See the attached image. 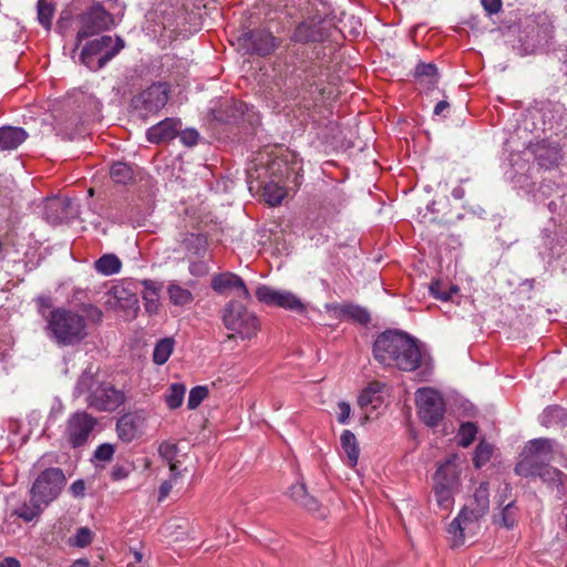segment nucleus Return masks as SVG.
Listing matches in <instances>:
<instances>
[{
    "label": "nucleus",
    "instance_id": "f257e3e1",
    "mask_svg": "<svg viewBox=\"0 0 567 567\" xmlns=\"http://www.w3.org/2000/svg\"><path fill=\"white\" fill-rule=\"evenodd\" d=\"M373 354L383 365L403 371L421 368V380L426 381L432 373V360L417 341L400 331L381 333L373 344Z\"/></svg>",
    "mask_w": 567,
    "mask_h": 567
},
{
    "label": "nucleus",
    "instance_id": "f03ea898",
    "mask_svg": "<svg viewBox=\"0 0 567 567\" xmlns=\"http://www.w3.org/2000/svg\"><path fill=\"white\" fill-rule=\"evenodd\" d=\"M102 316V311L91 303H83L79 311L55 308L45 318V331L60 347L75 346L87 337L89 324L100 323Z\"/></svg>",
    "mask_w": 567,
    "mask_h": 567
},
{
    "label": "nucleus",
    "instance_id": "7ed1b4c3",
    "mask_svg": "<svg viewBox=\"0 0 567 567\" xmlns=\"http://www.w3.org/2000/svg\"><path fill=\"white\" fill-rule=\"evenodd\" d=\"M489 509V489L487 483H481L473 497L462 507L447 528L449 539L453 547L462 546L467 536H472L480 527V520Z\"/></svg>",
    "mask_w": 567,
    "mask_h": 567
},
{
    "label": "nucleus",
    "instance_id": "20e7f679",
    "mask_svg": "<svg viewBox=\"0 0 567 567\" xmlns=\"http://www.w3.org/2000/svg\"><path fill=\"white\" fill-rule=\"evenodd\" d=\"M76 395L86 394L89 406L104 412H112L125 401L123 391L117 390L109 382H102L95 377L91 368L84 370L74 389Z\"/></svg>",
    "mask_w": 567,
    "mask_h": 567
},
{
    "label": "nucleus",
    "instance_id": "39448f33",
    "mask_svg": "<svg viewBox=\"0 0 567 567\" xmlns=\"http://www.w3.org/2000/svg\"><path fill=\"white\" fill-rule=\"evenodd\" d=\"M123 48L124 42L121 38H116L114 41L110 35H102L83 47L80 61L87 69L97 71L104 68Z\"/></svg>",
    "mask_w": 567,
    "mask_h": 567
},
{
    "label": "nucleus",
    "instance_id": "423d86ee",
    "mask_svg": "<svg viewBox=\"0 0 567 567\" xmlns=\"http://www.w3.org/2000/svg\"><path fill=\"white\" fill-rule=\"evenodd\" d=\"M554 441L549 439L530 440L524 447L520 460L515 466L516 474L533 476L537 467L548 463L553 458Z\"/></svg>",
    "mask_w": 567,
    "mask_h": 567
},
{
    "label": "nucleus",
    "instance_id": "0eeeda50",
    "mask_svg": "<svg viewBox=\"0 0 567 567\" xmlns=\"http://www.w3.org/2000/svg\"><path fill=\"white\" fill-rule=\"evenodd\" d=\"M225 327L241 339H250L259 330L257 317L238 301L228 302L223 311Z\"/></svg>",
    "mask_w": 567,
    "mask_h": 567
},
{
    "label": "nucleus",
    "instance_id": "6e6552de",
    "mask_svg": "<svg viewBox=\"0 0 567 567\" xmlns=\"http://www.w3.org/2000/svg\"><path fill=\"white\" fill-rule=\"evenodd\" d=\"M65 482L66 480L61 468H47L33 482L30 495H33L35 502L48 507L60 495Z\"/></svg>",
    "mask_w": 567,
    "mask_h": 567
},
{
    "label": "nucleus",
    "instance_id": "1a4fd4ad",
    "mask_svg": "<svg viewBox=\"0 0 567 567\" xmlns=\"http://www.w3.org/2000/svg\"><path fill=\"white\" fill-rule=\"evenodd\" d=\"M415 404L420 419L430 427H435L445 413L442 394L433 388H420L415 392Z\"/></svg>",
    "mask_w": 567,
    "mask_h": 567
},
{
    "label": "nucleus",
    "instance_id": "9d476101",
    "mask_svg": "<svg viewBox=\"0 0 567 567\" xmlns=\"http://www.w3.org/2000/svg\"><path fill=\"white\" fill-rule=\"evenodd\" d=\"M97 420L85 411L72 413L66 421L64 439L72 447H80L86 444Z\"/></svg>",
    "mask_w": 567,
    "mask_h": 567
},
{
    "label": "nucleus",
    "instance_id": "9b49d317",
    "mask_svg": "<svg viewBox=\"0 0 567 567\" xmlns=\"http://www.w3.org/2000/svg\"><path fill=\"white\" fill-rule=\"evenodd\" d=\"M80 23L76 47L82 40L110 29L114 24V20L101 4H94L80 17Z\"/></svg>",
    "mask_w": 567,
    "mask_h": 567
},
{
    "label": "nucleus",
    "instance_id": "f8f14e48",
    "mask_svg": "<svg viewBox=\"0 0 567 567\" xmlns=\"http://www.w3.org/2000/svg\"><path fill=\"white\" fill-rule=\"evenodd\" d=\"M256 298L267 305L282 308L297 313L306 312V305L291 291L261 285L256 290Z\"/></svg>",
    "mask_w": 567,
    "mask_h": 567
},
{
    "label": "nucleus",
    "instance_id": "ddd939ff",
    "mask_svg": "<svg viewBox=\"0 0 567 567\" xmlns=\"http://www.w3.org/2000/svg\"><path fill=\"white\" fill-rule=\"evenodd\" d=\"M238 41L247 53L258 55H268L277 48L276 38L265 30L246 32L239 37Z\"/></svg>",
    "mask_w": 567,
    "mask_h": 567
},
{
    "label": "nucleus",
    "instance_id": "4468645a",
    "mask_svg": "<svg viewBox=\"0 0 567 567\" xmlns=\"http://www.w3.org/2000/svg\"><path fill=\"white\" fill-rule=\"evenodd\" d=\"M168 101V86L165 83H154L144 90L135 100L136 107L146 112H157Z\"/></svg>",
    "mask_w": 567,
    "mask_h": 567
},
{
    "label": "nucleus",
    "instance_id": "2eb2a0df",
    "mask_svg": "<svg viewBox=\"0 0 567 567\" xmlns=\"http://www.w3.org/2000/svg\"><path fill=\"white\" fill-rule=\"evenodd\" d=\"M78 205L70 198H52L44 206L45 219L51 224H59L76 217Z\"/></svg>",
    "mask_w": 567,
    "mask_h": 567
},
{
    "label": "nucleus",
    "instance_id": "dca6fc26",
    "mask_svg": "<svg viewBox=\"0 0 567 567\" xmlns=\"http://www.w3.org/2000/svg\"><path fill=\"white\" fill-rule=\"evenodd\" d=\"M212 288L215 292L223 295L227 290L234 289L238 291V297L249 298V291L244 280L233 272H223L215 275L212 279Z\"/></svg>",
    "mask_w": 567,
    "mask_h": 567
},
{
    "label": "nucleus",
    "instance_id": "f3484780",
    "mask_svg": "<svg viewBox=\"0 0 567 567\" xmlns=\"http://www.w3.org/2000/svg\"><path fill=\"white\" fill-rule=\"evenodd\" d=\"M181 127V122L176 118H165L150 127L146 137L151 143L159 144L173 140Z\"/></svg>",
    "mask_w": 567,
    "mask_h": 567
},
{
    "label": "nucleus",
    "instance_id": "a211bd4d",
    "mask_svg": "<svg viewBox=\"0 0 567 567\" xmlns=\"http://www.w3.org/2000/svg\"><path fill=\"white\" fill-rule=\"evenodd\" d=\"M460 474L461 467L457 463V457L452 456L437 468L434 475V482L456 487L458 484Z\"/></svg>",
    "mask_w": 567,
    "mask_h": 567
},
{
    "label": "nucleus",
    "instance_id": "6ab92c4d",
    "mask_svg": "<svg viewBox=\"0 0 567 567\" xmlns=\"http://www.w3.org/2000/svg\"><path fill=\"white\" fill-rule=\"evenodd\" d=\"M27 136V132L21 127H0V151L16 150L25 141Z\"/></svg>",
    "mask_w": 567,
    "mask_h": 567
},
{
    "label": "nucleus",
    "instance_id": "aec40b11",
    "mask_svg": "<svg viewBox=\"0 0 567 567\" xmlns=\"http://www.w3.org/2000/svg\"><path fill=\"white\" fill-rule=\"evenodd\" d=\"M141 419L136 414H125L117 420L116 431L124 442H132L138 434Z\"/></svg>",
    "mask_w": 567,
    "mask_h": 567
},
{
    "label": "nucleus",
    "instance_id": "412c9836",
    "mask_svg": "<svg viewBox=\"0 0 567 567\" xmlns=\"http://www.w3.org/2000/svg\"><path fill=\"white\" fill-rule=\"evenodd\" d=\"M143 290L141 292L144 301L145 311L150 315L156 313L159 308V289L152 280H143Z\"/></svg>",
    "mask_w": 567,
    "mask_h": 567
},
{
    "label": "nucleus",
    "instance_id": "4be33fe9",
    "mask_svg": "<svg viewBox=\"0 0 567 567\" xmlns=\"http://www.w3.org/2000/svg\"><path fill=\"white\" fill-rule=\"evenodd\" d=\"M499 512L494 515V524L503 526L507 529L513 528L517 523L518 508L515 501H509L503 506H498Z\"/></svg>",
    "mask_w": 567,
    "mask_h": 567
},
{
    "label": "nucleus",
    "instance_id": "5701e85b",
    "mask_svg": "<svg viewBox=\"0 0 567 567\" xmlns=\"http://www.w3.org/2000/svg\"><path fill=\"white\" fill-rule=\"evenodd\" d=\"M341 447L347 454L348 465L354 467L359 460V445L355 435L350 430H344L340 436Z\"/></svg>",
    "mask_w": 567,
    "mask_h": 567
},
{
    "label": "nucleus",
    "instance_id": "b1692460",
    "mask_svg": "<svg viewBox=\"0 0 567 567\" xmlns=\"http://www.w3.org/2000/svg\"><path fill=\"white\" fill-rule=\"evenodd\" d=\"M44 508L45 507L42 504L35 502L33 495H30V502H23L13 508L12 515L29 523L38 518Z\"/></svg>",
    "mask_w": 567,
    "mask_h": 567
},
{
    "label": "nucleus",
    "instance_id": "393cba45",
    "mask_svg": "<svg viewBox=\"0 0 567 567\" xmlns=\"http://www.w3.org/2000/svg\"><path fill=\"white\" fill-rule=\"evenodd\" d=\"M167 295L171 303L176 307H188L194 301L192 291L176 282L167 286Z\"/></svg>",
    "mask_w": 567,
    "mask_h": 567
},
{
    "label": "nucleus",
    "instance_id": "a878e982",
    "mask_svg": "<svg viewBox=\"0 0 567 567\" xmlns=\"http://www.w3.org/2000/svg\"><path fill=\"white\" fill-rule=\"evenodd\" d=\"M456 487L451 485H443V483H435L433 486V494L439 508L449 511L454 504V492Z\"/></svg>",
    "mask_w": 567,
    "mask_h": 567
},
{
    "label": "nucleus",
    "instance_id": "bb28decb",
    "mask_svg": "<svg viewBox=\"0 0 567 567\" xmlns=\"http://www.w3.org/2000/svg\"><path fill=\"white\" fill-rule=\"evenodd\" d=\"M94 268L103 276H112L121 271L122 262L116 255L105 254L95 261Z\"/></svg>",
    "mask_w": 567,
    "mask_h": 567
},
{
    "label": "nucleus",
    "instance_id": "cd10ccee",
    "mask_svg": "<svg viewBox=\"0 0 567 567\" xmlns=\"http://www.w3.org/2000/svg\"><path fill=\"white\" fill-rule=\"evenodd\" d=\"M291 498L299 503L308 511L316 512L319 508V504L316 498L310 496L303 484H296L289 489Z\"/></svg>",
    "mask_w": 567,
    "mask_h": 567
},
{
    "label": "nucleus",
    "instance_id": "c85d7f7f",
    "mask_svg": "<svg viewBox=\"0 0 567 567\" xmlns=\"http://www.w3.org/2000/svg\"><path fill=\"white\" fill-rule=\"evenodd\" d=\"M175 348L173 338H163L155 343L153 350V361L157 365L166 363Z\"/></svg>",
    "mask_w": 567,
    "mask_h": 567
},
{
    "label": "nucleus",
    "instance_id": "c756f323",
    "mask_svg": "<svg viewBox=\"0 0 567 567\" xmlns=\"http://www.w3.org/2000/svg\"><path fill=\"white\" fill-rule=\"evenodd\" d=\"M186 388L182 383H172L165 394V402L171 410H175L183 404Z\"/></svg>",
    "mask_w": 567,
    "mask_h": 567
},
{
    "label": "nucleus",
    "instance_id": "7c9ffc66",
    "mask_svg": "<svg viewBox=\"0 0 567 567\" xmlns=\"http://www.w3.org/2000/svg\"><path fill=\"white\" fill-rule=\"evenodd\" d=\"M110 176L116 184H127L133 179V169L126 163L116 162L111 166Z\"/></svg>",
    "mask_w": 567,
    "mask_h": 567
},
{
    "label": "nucleus",
    "instance_id": "2f4dec72",
    "mask_svg": "<svg viewBox=\"0 0 567 567\" xmlns=\"http://www.w3.org/2000/svg\"><path fill=\"white\" fill-rule=\"evenodd\" d=\"M534 476H539L540 480L549 486L559 487L563 485V478L565 477V474L555 467H543L542 465L537 467V472Z\"/></svg>",
    "mask_w": 567,
    "mask_h": 567
},
{
    "label": "nucleus",
    "instance_id": "473e14b6",
    "mask_svg": "<svg viewBox=\"0 0 567 567\" xmlns=\"http://www.w3.org/2000/svg\"><path fill=\"white\" fill-rule=\"evenodd\" d=\"M339 312L344 318L352 319L361 324H365L370 321L369 312L365 309L358 306H342L339 308Z\"/></svg>",
    "mask_w": 567,
    "mask_h": 567
},
{
    "label": "nucleus",
    "instance_id": "72a5a7b5",
    "mask_svg": "<svg viewBox=\"0 0 567 567\" xmlns=\"http://www.w3.org/2000/svg\"><path fill=\"white\" fill-rule=\"evenodd\" d=\"M431 295L442 301L453 300V296L458 295L460 289L455 285H451L449 288H443L440 281H434L430 286Z\"/></svg>",
    "mask_w": 567,
    "mask_h": 567
},
{
    "label": "nucleus",
    "instance_id": "f704fd0d",
    "mask_svg": "<svg viewBox=\"0 0 567 567\" xmlns=\"http://www.w3.org/2000/svg\"><path fill=\"white\" fill-rule=\"evenodd\" d=\"M285 195V188L276 183H268L264 187V197L270 206L279 205L284 199Z\"/></svg>",
    "mask_w": 567,
    "mask_h": 567
},
{
    "label": "nucleus",
    "instance_id": "c9c22d12",
    "mask_svg": "<svg viewBox=\"0 0 567 567\" xmlns=\"http://www.w3.org/2000/svg\"><path fill=\"white\" fill-rule=\"evenodd\" d=\"M169 472H171L169 478L164 481L159 486V491H158V493H159L158 501L159 502L164 501L168 496L174 484L182 476V470L178 468L176 463H172Z\"/></svg>",
    "mask_w": 567,
    "mask_h": 567
},
{
    "label": "nucleus",
    "instance_id": "e433bc0d",
    "mask_svg": "<svg viewBox=\"0 0 567 567\" xmlns=\"http://www.w3.org/2000/svg\"><path fill=\"white\" fill-rule=\"evenodd\" d=\"M39 23L49 30L52 24L54 8L45 0H39L37 4Z\"/></svg>",
    "mask_w": 567,
    "mask_h": 567
},
{
    "label": "nucleus",
    "instance_id": "4c0bfd02",
    "mask_svg": "<svg viewBox=\"0 0 567 567\" xmlns=\"http://www.w3.org/2000/svg\"><path fill=\"white\" fill-rule=\"evenodd\" d=\"M118 301H124L122 307L128 310V313L135 316L138 311V300L135 293L127 292L125 289H115L114 292Z\"/></svg>",
    "mask_w": 567,
    "mask_h": 567
},
{
    "label": "nucleus",
    "instance_id": "58836bf2",
    "mask_svg": "<svg viewBox=\"0 0 567 567\" xmlns=\"http://www.w3.org/2000/svg\"><path fill=\"white\" fill-rule=\"evenodd\" d=\"M477 427L472 422L463 423L458 431V444L463 447L470 446L475 440Z\"/></svg>",
    "mask_w": 567,
    "mask_h": 567
},
{
    "label": "nucleus",
    "instance_id": "ea45409f",
    "mask_svg": "<svg viewBox=\"0 0 567 567\" xmlns=\"http://www.w3.org/2000/svg\"><path fill=\"white\" fill-rule=\"evenodd\" d=\"M293 39L299 42L317 41L319 33L309 23H300L295 33Z\"/></svg>",
    "mask_w": 567,
    "mask_h": 567
},
{
    "label": "nucleus",
    "instance_id": "a19ab883",
    "mask_svg": "<svg viewBox=\"0 0 567 567\" xmlns=\"http://www.w3.org/2000/svg\"><path fill=\"white\" fill-rule=\"evenodd\" d=\"M493 454V446L488 443L481 442L475 450L473 462L475 467L480 468L485 465Z\"/></svg>",
    "mask_w": 567,
    "mask_h": 567
},
{
    "label": "nucleus",
    "instance_id": "79ce46f5",
    "mask_svg": "<svg viewBox=\"0 0 567 567\" xmlns=\"http://www.w3.org/2000/svg\"><path fill=\"white\" fill-rule=\"evenodd\" d=\"M158 453L161 457L169 464V467L172 466V463L179 464V461L176 460L178 455V449L175 443L163 442L158 447ZM177 466L179 467V465Z\"/></svg>",
    "mask_w": 567,
    "mask_h": 567
},
{
    "label": "nucleus",
    "instance_id": "37998d69",
    "mask_svg": "<svg viewBox=\"0 0 567 567\" xmlns=\"http://www.w3.org/2000/svg\"><path fill=\"white\" fill-rule=\"evenodd\" d=\"M564 415V409L557 405L546 408L539 416L542 425L548 427Z\"/></svg>",
    "mask_w": 567,
    "mask_h": 567
},
{
    "label": "nucleus",
    "instance_id": "c03bdc74",
    "mask_svg": "<svg viewBox=\"0 0 567 567\" xmlns=\"http://www.w3.org/2000/svg\"><path fill=\"white\" fill-rule=\"evenodd\" d=\"M208 389L203 385H197L189 391L187 406L189 410H195L207 398Z\"/></svg>",
    "mask_w": 567,
    "mask_h": 567
},
{
    "label": "nucleus",
    "instance_id": "a18cd8bd",
    "mask_svg": "<svg viewBox=\"0 0 567 567\" xmlns=\"http://www.w3.org/2000/svg\"><path fill=\"white\" fill-rule=\"evenodd\" d=\"M206 239L200 235H190L186 240L188 251L197 256H203L206 251Z\"/></svg>",
    "mask_w": 567,
    "mask_h": 567
},
{
    "label": "nucleus",
    "instance_id": "49530a36",
    "mask_svg": "<svg viewBox=\"0 0 567 567\" xmlns=\"http://www.w3.org/2000/svg\"><path fill=\"white\" fill-rule=\"evenodd\" d=\"M115 449L110 443L100 444L93 454L94 462H110L114 455Z\"/></svg>",
    "mask_w": 567,
    "mask_h": 567
},
{
    "label": "nucleus",
    "instance_id": "de8ad7c7",
    "mask_svg": "<svg viewBox=\"0 0 567 567\" xmlns=\"http://www.w3.org/2000/svg\"><path fill=\"white\" fill-rule=\"evenodd\" d=\"M92 542V532L87 527H81L76 530L75 535L72 537L70 544L76 547H85L90 545Z\"/></svg>",
    "mask_w": 567,
    "mask_h": 567
},
{
    "label": "nucleus",
    "instance_id": "09e8293b",
    "mask_svg": "<svg viewBox=\"0 0 567 567\" xmlns=\"http://www.w3.org/2000/svg\"><path fill=\"white\" fill-rule=\"evenodd\" d=\"M378 393V385L371 384L365 388L358 398V403L361 408H364L371 404L374 400L375 394Z\"/></svg>",
    "mask_w": 567,
    "mask_h": 567
},
{
    "label": "nucleus",
    "instance_id": "8fccbe9b",
    "mask_svg": "<svg viewBox=\"0 0 567 567\" xmlns=\"http://www.w3.org/2000/svg\"><path fill=\"white\" fill-rule=\"evenodd\" d=\"M181 142L186 146H194L197 144L199 134L194 128L184 130L179 135Z\"/></svg>",
    "mask_w": 567,
    "mask_h": 567
},
{
    "label": "nucleus",
    "instance_id": "3c124183",
    "mask_svg": "<svg viewBox=\"0 0 567 567\" xmlns=\"http://www.w3.org/2000/svg\"><path fill=\"white\" fill-rule=\"evenodd\" d=\"M131 473V466L124 464H116L112 467L111 477L113 481H122Z\"/></svg>",
    "mask_w": 567,
    "mask_h": 567
},
{
    "label": "nucleus",
    "instance_id": "603ef678",
    "mask_svg": "<svg viewBox=\"0 0 567 567\" xmlns=\"http://www.w3.org/2000/svg\"><path fill=\"white\" fill-rule=\"evenodd\" d=\"M436 66L432 63H419L415 68V75L432 78L436 74Z\"/></svg>",
    "mask_w": 567,
    "mask_h": 567
},
{
    "label": "nucleus",
    "instance_id": "864d4df0",
    "mask_svg": "<svg viewBox=\"0 0 567 567\" xmlns=\"http://www.w3.org/2000/svg\"><path fill=\"white\" fill-rule=\"evenodd\" d=\"M350 413H351V408H350L349 403H347L344 401H341L338 403L337 419H338L339 423H341V424L348 423Z\"/></svg>",
    "mask_w": 567,
    "mask_h": 567
},
{
    "label": "nucleus",
    "instance_id": "5fc2aeb1",
    "mask_svg": "<svg viewBox=\"0 0 567 567\" xmlns=\"http://www.w3.org/2000/svg\"><path fill=\"white\" fill-rule=\"evenodd\" d=\"M484 10L488 16L498 13L502 9V0H481Z\"/></svg>",
    "mask_w": 567,
    "mask_h": 567
},
{
    "label": "nucleus",
    "instance_id": "6e6d98bb",
    "mask_svg": "<svg viewBox=\"0 0 567 567\" xmlns=\"http://www.w3.org/2000/svg\"><path fill=\"white\" fill-rule=\"evenodd\" d=\"M70 492L74 497H83L85 494V483L83 480H76L70 486Z\"/></svg>",
    "mask_w": 567,
    "mask_h": 567
},
{
    "label": "nucleus",
    "instance_id": "4d7b16f0",
    "mask_svg": "<svg viewBox=\"0 0 567 567\" xmlns=\"http://www.w3.org/2000/svg\"><path fill=\"white\" fill-rule=\"evenodd\" d=\"M208 267L205 262L198 261V262H190L189 265V272L194 276H203L207 274Z\"/></svg>",
    "mask_w": 567,
    "mask_h": 567
},
{
    "label": "nucleus",
    "instance_id": "13d9d810",
    "mask_svg": "<svg viewBox=\"0 0 567 567\" xmlns=\"http://www.w3.org/2000/svg\"><path fill=\"white\" fill-rule=\"evenodd\" d=\"M512 495V487L509 484H504L497 495V505L503 506L506 504V499Z\"/></svg>",
    "mask_w": 567,
    "mask_h": 567
},
{
    "label": "nucleus",
    "instance_id": "bf43d9fd",
    "mask_svg": "<svg viewBox=\"0 0 567 567\" xmlns=\"http://www.w3.org/2000/svg\"><path fill=\"white\" fill-rule=\"evenodd\" d=\"M89 104H90V109H91L90 117L93 120L97 118L101 107H102V103L97 99L90 96Z\"/></svg>",
    "mask_w": 567,
    "mask_h": 567
},
{
    "label": "nucleus",
    "instance_id": "052dcab7",
    "mask_svg": "<svg viewBox=\"0 0 567 567\" xmlns=\"http://www.w3.org/2000/svg\"><path fill=\"white\" fill-rule=\"evenodd\" d=\"M0 567H21L20 561L14 557H6L0 561Z\"/></svg>",
    "mask_w": 567,
    "mask_h": 567
},
{
    "label": "nucleus",
    "instance_id": "680f3d73",
    "mask_svg": "<svg viewBox=\"0 0 567 567\" xmlns=\"http://www.w3.org/2000/svg\"><path fill=\"white\" fill-rule=\"evenodd\" d=\"M446 109H449V103L446 101H440L434 107V114L442 115Z\"/></svg>",
    "mask_w": 567,
    "mask_h": 567
},
{
    "label": "nucleus",
    "instance_id": "e2e57ef3",
    "mask_svg": "<svg viewBox=\"0 0 567 567\" xmlns=\"http://www.w3.org/2000/svg\"><path fill=\"white\" fill-rule=\"evenodd\" d=\"M543 238L545 240V245L548 246V250H549V255H554L555 251H554V247L551 246V241L549 243L548 239H549V234L547 230H544L543 233Z\"/></svg>",
    "mask_w": 567,
    "mask_h": 567
},
{
    "label": "nucleus",
    "instance_id": "0e129e2a",
    "mask_svg": "<svg viewBox=\"0 0 567 567\" xmlns=\"http://www.w3.org/2000/svg\"><path fill=\"white\" fill-rule=\"evenodd\" d=\"M452 195L456 199H461L464 195V190L461 187H456L453 189Z\"/></svg>",
    "mask_w": 567,
    "mask_h": 567
},
{
    "label": "nucleus",
    "instance_id": "69168bd1",
    "mask_svg": "<svg viewBox=\"0 0 567 567\" xmlns=\"http://www.w3.org/2000/svg\"><path fill=\"white\" fill-rule=\"evenodd\" d=\"M70 567H89V563L85 559H78Z\"/></svg>",
    "mask_w": 567,
    "mask_h": 567
},
{
    "label": "nucleus",
    "instance_id": "338daca9",
    "mask_svg": "<svg viewBox=\"0 0 567 567\" xmlns=\"http://www.w3.org/2000/svg\"><path fill=\"white\" fill-rule=\"evenodd\" d=\"M547 123L544 122V127L542 128V131L546 134L547 131H551L554 130V125L551 123H548V127L546 126Z\"/></svg>",
    "mask_w": 567,
    "mask_h": 567
},
{
    "label": "nucleus",
    "instance_id": "774afa93",
    "mask_svg": "<svg viewBox=\"0 0 567 567\" xmlns=\"http://www.w3.org/2000/svg\"><path fill=\"white\" fill-rule=\"evenodd\" d=\"M559 157H560V156H559L558 151H555V152H554V155H553L551 163H556V162L559 159Z\"/></svg>",
    "mask_w": 567,
    "mask_h": 567
}]
</instances>
